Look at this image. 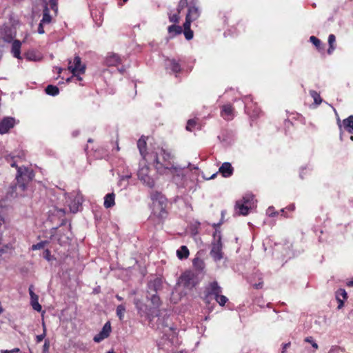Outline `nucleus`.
I'll return each instance as SVG.
<instances>
[{
    "instance_id": "nucleus-1",
    "label": "nucleus",
    "mask_w": 353,
    "mask_h": 353,
    "mask_svg": "<svg viewBox=\"0 0 353 353\" xmlns=\"http://www.w3.org/2000/svg\"><path fill=\"white\" fill-rule=\"evenodd\" d=\"M19 158L16 156L8 154L5 156L6 161L11 167L17 168V174L15 177L16 183L10 186L8 194L11 197H18L25 196V192L27 190L28 184L34 177V171L25 166H18L17 162Z\"/></svg>"
},
{
    "instance_id": "nucleus-2",
    "label": "nucleus",
    "mask_w": 353,
    "mask_h": 353,
    "mask_svg": "<svg viewBox=\"0 0 353 353\" xmlns=\"http://www.w3.org/2000/svg\"><path fill=\"white\" fill-rule=\"evenodd\" d=\"M174 158V156L171 151L164 148L159 149L154 160V165L157 171L160 174H164L168 170L176 169L173 163Z\"/></svg>"
},
{
    "instance_id": "nucleus-3",
    "label": "nucleus",
    "mask_w": 353,
    "mask_h": 353,
    "mask_svg": "<svg viewBox=\"0 0 353 353\" xmlns=\"http://www.w3.org/2000/svg\"><path fill=\"white\" fill-rule=\"evenodd\" d=\"M151 199L154 214L160 219H165L168 215L166 199L160 192H156L151 194Z\"/></svg>"
},
{
    "instance_id": "nucleus-4",
    "label": "nucleus",
    "mask_w": 353,
    "mask_h": 353,
    "mask_svg": "<svg viewBox=\"0 0 353 353\" xmlns=\"http://www.w3.org/2000/svg\"><path fill=\"white\" fill-rule=\"evenodd\" d=\"M147 316L149 325L154 328L160 329L168 327L166 323L168 317L161 313V310H143Z\"/></svg>"
},
{
    "instance_id": "nucleus-5",
    "label": "nucleus",
    "mask_w": 353,
    "mask_h": 353,
    "mask_svg": "<svg viewBox=\"0 0 353 353\" xmlns=\"http://www.w3.org/2000/svg\"><path fill=\"white\" fill-rule=\"evenodd\" d=\"M68 70L77 78L78 81H81L82 78L80 77V74L85 73V65L81 63V59L80 57L76 55L74 58L73 62H72L71 60H69Z\"/></svg>"
},
{
    "instance_id": "nucleus-6",
    "label": "nucleus",
    "mask_w": 353,
    "mask_h": 353,
    "mask_svg": "<svg viewBox=\"0 0 353 353\" xmlns=\"http://www.w3.org/2000/svg\"><path fill=\"white\" fill-rule=\"evenodd\" d=\"M179 282L187 289H192L196 285L194 276L191 272H184L180 276Z\"/></svg>"
},
{
    "instance_id": "nucleus-7",
    "label": "nucleus",
    "mask_w": 353,
    "mask_h": 353,
    "mask_svg": "<svg viewBox=\"0 0 353 353\" xmlns=\"http://www.w3.org/2000/svg\"><path fill=\"white\" fill-rule=\"evenodd\" d=\"M137 175L138 178L149 187L152 188L154 185L153 179L149 176V168L148 166L140 168Z\"/></svg>"
},
{
    "instance_id": "nucleus-8",
    "label": "nucleus",
    "mask_w": 353,
    "mask_h": 353,
    "mask_svg": "<svg viewBox=\"0 0 353 353\" xmlns=\"http://www.w3.org/2000/svg\"><path fill=\"white\" fill-rule=\"evenodd\" d=\"M205 299H208V297L213 296L214 298L217 296L219 294L222 292L221 288L219 285L218 283L216 281H212L210 282L205 289Z\"/></svg>"
},
{
    "instance_id": "nucleus-9",
    "label": "nucleus",
    "mask_w": 353,
    "mask_h": 353,
    "mask_svg": "<svg viewBox=\"0 0 353 353\" xmlns=\"http://www.w3.org/2000/svg\"><path fill=\"white\" fill-rule=\"evenodd\" d=\"M210 255L215 261H220L223 258L222 243L220 237L216 241L212 243Z\"/></svg>"
},
{
    "instance_id": "nucleus-10",
    "label": "nucleus",
    "mask_w": 353,
    "mask_h": 353,
    "mask_svg": "<svg viewBox=\"0 0 353 353\" xmlns=\"http://www.w3.org/2000/svg\"><path fill=\"white\" fill-rule=\"evenodd\" d=\"M111 331L112 328L110 322L108 321L105 323L99 333H98L94 336V341L96 343H100L101 341H102L103 340H104L105 339L108 338L110 336Z\"/></svg>"
},
{
    "instance_id": "nucleus-11",
    "label": "nucleus",
    "mask_w": 353,
    "mask_h": 353,
    "mask_svg": "<svg viewBox=\"0 0 353 353\" xmlns=\"http://www.w3.org/2000/svg\"><path fill=\"white\" fill-rule=\"evenodd\" d=\"M15 119L13 117H8L3 118L0 121V134L7 133L11 128L14 126Z\"/></svg>"
},
{
    "instance_id": "nucleus-12",
    "label": "nucleus",
    "mask_w": 353,
    "mask_h": 353,
    "mask_svg": "<svg viewBox=\"0 0 353 353\" xmlns=\"http://www.w3.org/2000/svg\"><path fill=\"white\" fill-rule=\"evenodd\" d=\"M199 17L200 12L198 7L196 6V3L193 1L190 2L188 6V13L185 17L194 21L196 19H198Z\"/></svg>"
},
{
    "instance_id": "nucleus-13",
    "label": "nucleus",
    "mask_w": 353,
    "mask_h": 353,
    "mask_svg": "<svg viewBox=\"0 0 353 353\" xmlns=\"http://www.w3.org/2000/svg\"><path fill=\"white\" fill-rule=\"evenodd\" d=\"M248 203V200L245 198L236 202L235 207L239 210V214L243 216L248 214L250 208L247 205Z\"/></svg>"
},
{
    "instance_id": "nucleus-14",
    "label": "nucleus",
    "mask_w": 353,
    "mask_h": 353,
    "mask_svg": "<svg viewBox=\"0 0 353 353\" xmlns=\"http://www.w3.org/2000/svg\"><path fill=\"white\" fill-rule=\"evenodd\" d=\"M121 63V59L117 54L110 52L108 53L105 58V64L108 66H117Z\"/></svg>"
},
{
    "instance_id": "nucleus-15",
    "label": "nucleus",
    "mask_w": 353,
    "mask_h": 353,
    "mask_svg": "<svg viewBox=\"0 0 353 353\" xmlns=\"http://www.w3.org/2000/svg\"><path fill=\"white\" fill-rule=\"evenodd\" d=\"M234 108L231 104L223 105L221 108V116L225 120H232L233 119Z\"/></svg>"
},
{
    "instance_id": "nucleus-16",
    "label": "nucleus",
    "mask_w": 353,
    "mask_h": 353,
    "mask_svg": "<svg viewBox=\"0 0 353 353\" xmlns=\"http://www.w3.org/2000/svg\"><path fill=\"white\" fill-rule=\"evenodd\" d=\"M233 172L234 168L228 162L223 163L219 169V172L225 178L231 176L233 174Z\"/></svg>"
},
{
    "instance_id": "nucleus-17",
    "label": "nucleus",
    "mask_w": 353,
    "mask_h": 353,
    "mask_svg": "<svg viewBox=\"0 0 353 353\" xmlns=\"http://www.w3.org/2000/svg\"><path fill=\"white\" fill-rule=\"evenodd\" d=\"M33 288V285L29 287L31 305L32 309H41V305L39 303V296L34 292Z\"/></svg>"
},
{
    "instance_id": "nucleus-18",
    "label": "nucleus",
    "mask_w": 353,
    "mask_h": 353,
    "mask_svg": "<svg viewBox=\"0 0 353 353\" xmlns=\"http://www.w3.org/2000/svg\"><path fill=\"white\" fill-rule=\"evenodd\" d=\"M21 42L19 40H14L12 44L11 52L14 57L19 59H21Z\"/></svg>"
},
{
    "instance_id": "nucleus-19",
    "label": "nucleus",
    "mask_w": 353,
    "mask_h": 353,
    "mask_svg": "<svg viewBox=\"0 0 353 353\" xmlns=\"http://www.w3.org/2000/svg\"><path fill=\"white\" fill-rule=\"evenodd\" d=\"M137 147L139 150L141 155L145 158L147 154V143L146 138L142 136L137 141Z\"/></svg>"
},
{
    "instance_id": "nucleus-20",
    "label": "nucleus",
    "mask_w": 353,
    "mask_h": 353,
    "mask_svg": "<svg viewBox=\"0 0 353 353\" xmlns=\"http://www.w3.org/2000/svg\"><path fill=\"white\" fill-rule=\"evenodd\" d=\"M347 292L344 289H339L336 293V299L339 303L338 309L343 307V301L347 299Z\"/></svg>"
},
{
    "instance_id": "nucleus-21",
    "label": "nucleus",
    "mask_w": 353,
    "mask_h": 353,
    "mask_svg": "<svg viewBox=\"0 0 353 353\" xmlns=\"http://www.w3.org/2000/svg\"><path fill=\"white\" fill-rule=\"evenodd\" d=\"M200 128H201V126H200V123L199 122V119H197V118L191 119L187 121V125L185 127L186 130H188L189 132H193L194 130H196V129L199 130Z\"/></svg>"
},
{
    "instance_id": "nucleus-22",
    "label": "nucleus",
    "mask_w": 353,
    "mask_h": 353,
    "mask_svg": "<svg viewBox=\"0 0 353 353\" xmlns=\"http://www.w3.org/2000/svg\"><path fill=\"white\" fill-rule=\"evenodd\" d=\"M115 194L114 193H108L104 197V207L105 208H110L115 205Z\"/></svg>"
},
{
    "instance_id": "nucleus-23",
    "label": "nucleus",
    "mask_w": 353,
    "mask_h": 353,
    "mask_svg": "<svg viewBox=\"0 0 353 353\" xmlns=\"http://www.w3.org/2000/svg\"><path fill=\"white\" fill-rule=\"evenodd\" d=\"M168 67L174 73H179L181 70V65L179 63L174 59H168Z\"/></svg>"
},
{
    "instance_id": "nucleus-24",
    "label": "nucleus",
    "mask_w": 353,
    "mask_h": 353,
    "mask_svg": "<svg viewBox=\"0 0 353 353\" xmlns=\"http://www.w3.org/2000/svg\"><path fill=\"white\" fill-rule=\"evenodd\" d=\"M189 254V250L185 245L181 246L176 251V256L181 260L187 259Z\"/></svg>"
},
{
    "instance_id": "nucleus-25",
    "label": "nucleus",
    "mask_w": 353,
    "mask_h": 353,
    "mask_svg": "<svg viewBox=\"0 0 353 353\" xmlns=\"http://www.w3.org/2000/svg\"><path fill=\"white\" fill-rule=\"evenodd\" d=\"M345 129L350 134H353V115L350 116L343 121Z\"/></svg>"
},
{
    "instance_id": "nucleus-26",
    "label": "nucleus",
    "mask_w": 353,
    "mask_h": 353,
    "mask_svg": "<svg viewBox=\"0 0 353 353\" xmlns=\"http://www.w3.org/2000/svg\"><path fill=\"white\" fill-rule=\"evenodd\" d=\"M192 263L195 270L198 271H203L205 266L203 260L199 256H196L193 259Z\"/></svg>"
},
{
    "instance_id": "nucleus-27",
    "label": "nucleus",
    "mask_w": 353,
    "mask_h": 353,
    "mask_svg": "<svg viewBox=\"0 0 353 353\" xmlns=\"http://www.w3.org/2000/svg\"><path fill=\"white\" fill-rule=\"evenodd\" d=\"M168 33L172 35V37H174L176 35L181 34L183 32V29L181 26L174 24L168 26Z\"/></svg>"
},
{
    "instance_id": "nucleus-28",
    "label": "nucleus",
    "mask_w": 353,
    "mask_h": 353,
    "mask_svg": "<svg viewBox=\"0 0 353 353\" xmlns=\"http://www.w3.org/2000/svg\"><path fill=\"white\" fill-rule=\"evenodd\" d=\"M150 301L152 304V309H157L158 308L161 303V299L159 296L157 294H151V296L150 298Z\"/></svg>"
},
{
    "instance_id": "nucleus-29",
    "label": "nucleus",
    "mask_w": 353,
    "mask_h": 353,
    "mask_svg": "<svg viewBox=\"0 0 353 353\" xmlns=\"http://www.w3.org/2000/svg\"><path fill=\"white\" fill-rule=\"evenodd\" d=\"M162 281L160 279L157 278L149 283V288L152 289L156 293L161 288Z\"/></svg>"
},
{
    "instance_id": "nucleus-30",
    "label": "nucleus",
    "mask_w": 353,
    "mask_h": 353,
    "mask_svg": "<svg viewBox=\"0 0 353 353\" xmlns=\"http://www.w3.org/2000/svg\"><path fill=\"white\" fill-rule=\"evenodd\" d=\"M43 23H50L52 21V17L50 14V10L48 6H45L43 11V17L41 21Z\"/></svg>"
},
{
    "instance_id": "nucleus-31",
    "label": "nucleus",
    "mask_w": 353,
    "mask_h": 353,
    "mask_svg": "<svg viewBox=\"0 0 353 353\" xmlns=\"http://www.w3.org/2000/svg\"><path fill=\"white\" fill-rule=\"evenodd\" d=\"M45 90L47 94L51 96H57L59 93V88L53 85H48Z\"/></svg>"
},
{
    "instance_id": "nucleus-32",
    "label": "nucleus",
    "mask_w": 353,
    "mask_h": 353,
    "mask_svg": "<svg viewBox=\"0 0 353 353\" xmlns=\"http://www.w3.org/2000/svg\"><path fill=\"white\" fill-rule=\"evenodd\" d=\"M214 299L221 307L225 306V303L228 301V299L225 296L221 295V294L216 296Z\"/></svg>"
},
{
    "instance_id": "nucleus-33",
    "label": "nucleus",
    "mask_w": 353,
    "mask_h": 353,
    "mask_svg": "<svg viewBox=\"0 0 353 353\" xmlns=\"http://www.w3.org/2000/svg\"><path fill=\"white\" fill-rule=\"evenodd\" d=\"M310 96L313 98L314 103L316 105L321 104V103L322 102V99H321L319 94L316 91L310 90Z\"/></svg>"
},
{
    "instance_id": "nucleus-34",
    "label": "nucleus",
    "mask_w": 353,
    "mask_h": 353,
    "mask_svg": "<svg viewBox=\"0 0 353 353\" xmlns=\"http://www.w3.org/2000/svg\"><path fill=\"white\" fill-rule=\"evenodd\" d=\"M188 6V0H180L178 6H177V11L179 13H181V12L186 7Z\"/></svg>"
},
{
    "instance_id": "nucleus-35",
    "label": "nucleus",
    "mask_w": 353,
    "mask_h": 353,
    "mask_svg": "<svg viewBox=\"0 0 353 353\" xmlns=\"http://www.w3.org/2000/svg\"><path fill=\"white\" fill-rule=\"evenodd\" d=\"M180 13L177 12V13L170 14L169 15V21L174 23H178L180 21Z\"/></svg>"
},
{
    "instance_id": "nucleus-36",
    "label": "nucleus",
    "mask_w": 353,
    "mask_h": 353,
    "mask_svg": "<svg viewBox=\"0 0 353 353\" xmlns=\"http://www.w3.org/2000/svg\"><path fill=\"white\" fill-rule=\"evenodd\" d=\"M47 243H48V242L46 241H41L37 244L32 245L31 247V249L32 250H37L43 249Z\"/></svg>"
},
{
    "instance_id": "nucleus-37",
    "label": "nucleus",
    "mask_w": 353,
    "mask_h": 353,
    "mask_svg": "<svg viewBox=\"0 0 353 353\" xmlns=\"http://www.w3.org/2000/svg\"><path fill=\"white\" fill-rule=\"evenodd\" d=\"M183 32L187 40H191L193 38L194 32L191 30V28L188 30H183Z\"/></svg>"
},
{
    "instance_id": "nucleus-38",
    "label": "nucleus",
    "mask_w": 353,
    "mask_h": 353,
    "mask_svg": "<svg viewBox=\"0 0 353 353\" xmlns=\"http://www.w3.org/2000/svg\"><path fill=\"white\" fill-rule=\"evenodd\" d=\"M58 0H50V5L52 10H53L55 14L57 13L58 11Z\"/></svg>"
},
{
    "instance_id": "nucleus-39",
    "label": "nucleus",
    "mask_w": 353,
    "mask_h": 353,
    "mask_svg": "<svg viewBox=\"0 0 353 353\" xmlns=\"http://www.w3.org/2000/svg\"><path fill=\"white\" fill-rule=\"evenodd\" d=\"M305 341L307 343H309L312 345V346L315 348L316 350L318 349V345L317 343L314 341L313 338L312 336H308L305 339Z\"/></svg>"
},
{
    "instance_id": "nucleus-40",
    "label": "nucleus",
    "mask_w": 353,
    "mask_h": 353,
    "mask_svg": "<svg viewBox=\"0 0 353 353\" xmlns=\"http://www.w3.org/2000/svg\"><path fill=\"white\" fill-rule=\"evenodd\" d=\"M310 41L317 48H319L320 46V44H321V41L316 38V37L314 36H311L310 37Z\"/></svg>"
},
{
    "instance_id": "nucleus-41",
    "label": "nucleus",
    "mask_w": 353,
    "mask_h": 353,
    "mask_svg": "<svg viewBox=\"0 0 353 353\" xmlns=\"http://www.w3.org/2000/svg\"><path fill=\"white\" fill-rule=\"evenodd\" d=\"M192 21H192L191 19L185 17V22L183 23V30L190 29L191 23Z\"/></svg>"
},
{
    "instance_id": "nucleus-42",
    "label": "nucleus",
    "mask_w": 353,
    "mask_h": 353,
    "mask_svg": "<svg viewBox=\"0 0 353 353\" xmlns=\"http://www.w3.org/2000/svg\"><path fill=\"white\" fill-rule=\"evenodd\" d=\"M50 348V342L48 340H46L43 346L42 353H48Z\"/></svg>"
},
{
    "instance_id": "nucleus-43",
    "label": "nucleus",
    "mask_w": 353,
    "mask_h": 353,
    "mask_svg": "<svg viewBox=\"0 0 353 353\" xmlns=\"http://www.w3.org/2000/svg\"><path fill=\"white\" fill-rule=\"evenodd\" d=\"M43 257L48 261H51L52 259V255H51V252L48 250V249H46L44 252H43Z\"/></svg>"
},
{
    "instance_id": "nucleus-44",
    "label": "nucleus",
    "mask_w": 353,
    "mask_h": 353,
    "mask_svg": "<svg viewBox=\"0 0 353 353\" xmlns=\"http://www.w3.org/2000/svg\"><path fill=\"white\" fill-rule=\"evenodd\" d=\"M336 41V37L334 34H330L328 37V43L330 46H334V43Z\"/></svg>"
},
{
    "instance_id": "nucleus-45",
    "label": "nucleus",
    "mask_w": 353,
    "mask_h": 353,
    "mask_svg": "<svg viewBox=\"0 0 353 353\" xmlns=\"http://www.w3.org/2000/svg\"><path fill=\"white\" fill-rule=\"evenodd\" d=\"M21 352L19 348H14L11 350H1V353H19Z\"/></svg>"
},
{
    "instance_id": "nucleus-46",
    "label": "nucleus",
    "mask_w": 353,
    "mask_h": 353,
    "mask_svg": "<svg viewBox=\"0 0 353 353\" xmlns=\"http://www.w3.org/2000/svg\"><path fill=\"white\" fill-rule=\"evenodd\" d=\"M213 237L214 241H216L217 239H219V237L221 239V231L219 230H216L213 234Z\"/></svg>"
},
{
    "instance_id": "nucleus-47",
    "label": "nucleus",
    "mask_w": 353,
    "mask_h": 353,
    "mask_svg": "<svg viewBox=\"0 0 353 353\" xmlns=\"http://www.w3.org/2000/svg\"><path fill=\"white\" fill-rule=\"evenodd\" d=\"M43 24L44 23H42L41 21L39 24L37 31H38V33L40 34H43L45 32L44 28H43Z\"/></svg>"
},
{
    "instance_id": "nucleus-48",
    "label": "nucleus",
    "mask_w": 353,
    "mask_h": 353,
    "mask_svg": "<svg viewBox=\"0 0 353 353\" xmlns=\"http://www.w3.org/2000/svg\"><path fill=\"white\" fill-rule=\"evenodd\" d=\"M45 336H46V332H45V331H44L43 334H39V335H37V336H36V341H37V343H40V342H41V341L43 340V339L45 338Z\"/></svg>"
},
{
    "instance_id": "nucleus-49",
    "label": "nucleus",
    "mask_w": 353,
    "mask_h": 353,
    "mask_svg": "<svg viewBox=\"0 0 353 353\" xmlns=\"http://www.w3.org/2000/svg\"><path fill=\"white\" fill-rule=\"evenodd\" d=\"M260 281L258 283L253 284V287L255 289H261L263 286V282L261 279H259Z\"/></svg>"
},
{
    "instance_id": "nucleus-50",
    "label": "nucleus",
    "mask_w": 353,
    "mask_h": 353,
    "mask_svg": "<svg viewBox=\"0 0 353 353\" xmlns=\"http://www.w3.org/2000/svg\"><path fill=\"white\" fill-rule=\"evenodd\" d=\"M268 214H269V216H273L275 215V212H274V208H269L268 209Z\"/></svg>"
},
{
    "instance_id": "nucleus-51",
    "label": "nucleus",
    "mask_w": 353,
    "mask_h": 353,
    "mask_svg": "<svg viewBox=\"0 0 353 353\" xmlns=\"http://www.w3.org/2000/svg\"><path fill=\"white\" fill-rule=\"evenodd\" d=\"M334 49H335V46H329V48L327 50V53L330 54H332Z\"/></svg>"
},
{
    "instance_id": "nucleus-52",
    "label": "nucleus",
    "mask_w": 353,
    "mask_h": 353,
    "mask_svg": "<svg viewBox=\"0 0 353 353\" xmlns=\"http://www.w3.org/2000/svg\"><path fill=\"white\" fill-rule=\"evenodd\" d=\"M117 316L119 317L120 319H121L123 310H117Z\"/></svg>"
},
{
    "instance_id": "nucleus-53",
    "label": "nucleus",
    "mask_w": 353,
    "mask_h": 353,
    "mask_svg": "<svg viewBox=\"0 0 353 353\" xmlns=\"http://www.w3.org/2000/svg\"><path fill=\"white\" fill-rule=\"evenodd\" d=\"M339 347L335 346V347H332L330 350L329 351L328 353H332L333 352H334L335 350H338Z\"/></svg>"
},
{
    "instance_id": "nucleus-54",
    "label": "nucleus",
    "mask_w": 353,
    "mask_h": 353,
    "mask_svg": "<svg viewBox=\"0 0 353 353\" xmlns=\"http://www.w3.org/2000/svg\"><path fill=\"white\" fill-rule=\"evenodd\" d=\"M287 347V343L283 344V351L281 353H285V348Z\"/></svg>"
},
{
    "instance_id": "nucleus-55",
    "label": "nucleus",
    "mask_w": 353,
    "mask_h": 353,
    "mask_svg": "<svg viewBox=\"0 0 353 353\" xmlns=\"http://www.w3.org/2000/svg\"><path fill=\"white\" fill-rule=\"evenodd\" d=\"M347 286H353V279L347 283Z\"/></svg>"
},
{
    "instance_id": "nucleus-56",
    "label": "nucleus",
    "mask_w": 353,
    "mask_h": 353,
    "mask_svg": "<svg viewBox=\"0 0 353 353\" xmlns=\"http://www.w3.org/2000/svg\"><path fill=\"white\" fill-rule=\"evenodd\" d=\"M117 309H118V310H120V309H124V306H123V305H119L117 307Z\"/></svg>"
},
{
    "instance_id": "nucleus-57",
    "label": "nucleus",
    "mask_w": 353,
    "mask_h": 353,
    "mask_svg": "<svg viewBox=\"0 0 353 353\" xmlns=\"http://www.w3.org/2000/svg\"><path fill=\"white\" fill-rule=\"evenodd\" d=\"M116 297H117V299L118 300H119V301H121V300H122V298H121L120 296H119V295H117V296H116Z\"/></svg>"
},
{
    "instance_id": "nucleus-58",
    "label": "nucleus",
    "mask_w": 353,
    "mask_h": 353,
    "mask_svg": "<svg viewBox=\"0 0 353 353\" xmlns=\"http://www.w3.org/2000/svg\"><path fill=\"white\" fill-rule=\"evenodd\" d=\"M169 329H170V330H172V331H174V330H176V328H174V327H169Z\"/></svg>"
},
{
    "instance_id": "nucleus-59",
    "label": "nucleus",
    "mask_w": 353,
    "mask_h": 353,
    "mask_svg": "<svg viewBox=\"0 0 353 353\" xmlns=\"http://www.w3.org/2000/svg\"><path fill=\"white\" fill-rule=\"evenodd\" d=\"M116 150H117V151H119L120 150V148L118 144L117 145Z\"/></svg>"
},
{
    "instance_id": "nucleus-60",
    "label": "nucleus",
    "mask_w": 353,
    "mask_h": 353,
    "mask_svg": "<svg viewBox=\"0 0 353 353\" xmlns=\"http://www.w3.org/2000/svg\"><path fill=\"white\" fill-rule=\"evenodd\" d=\"M216 175V174H214L212 176H211V179H214L215 177V176Z\"/></svg>"
},
{
    "instance_id": "nucleus-61",
    "label": "nucleus",
    "mask_w": 353,
    "mask_h": 353,
    "mask_svg": "<svg viewBox=\"0 0 353 353\" xmlns=\"http://www.w3.org/2000/svg\"><path fill=\"white\" fill-rule=\"evenodd\" d=\"M107 353H115L113 350L108 351Z\"/></svg>"
},
{
    "instance_id": "nucleus-62",
    "label": "nucleus",
    "mask_w": 353,
    "mask_h": 353,
    "mask_svg": "<svg viewBox=\"0 0 353 353\" xmlns=\"http://www.w3.org/2000/svg\"><path fill=\"white\" fill-rule=\"evenodd\" d=\"M174 353H183V352H181V351H177V352H174Z\"/></svg>"
},
{
    "instance_id": "nucleus-63",
    "label": "nucleus",
    "mask_w": 353,
    "mask_h": 353,
    "mask_svg": "<svg viewBox=\"0 0 353 353\" xmlns=\"http://www.w3.org/2000/svg\"><path fill=\"white\" fill-rule=\"evenodd\" d=\"M290 210H294V205H292V208H290Z\"/></svg>"
},
{
    "instance_id": "nucleus-64",
    "label": "nucleus",
    "mask_w": 353,
    "mask_h": 353,
    "mask_svg": "<svg viewBox=\"0 0 353 353\" xmlns=\"http://www.w3.org/2000/svg\"><path fill=\"white\" fill-rule=\"evenodd\" d=\"M350 139H351V140H352V141H353V136H352V137H350Z\"/></svg>"
}]
</instances>
